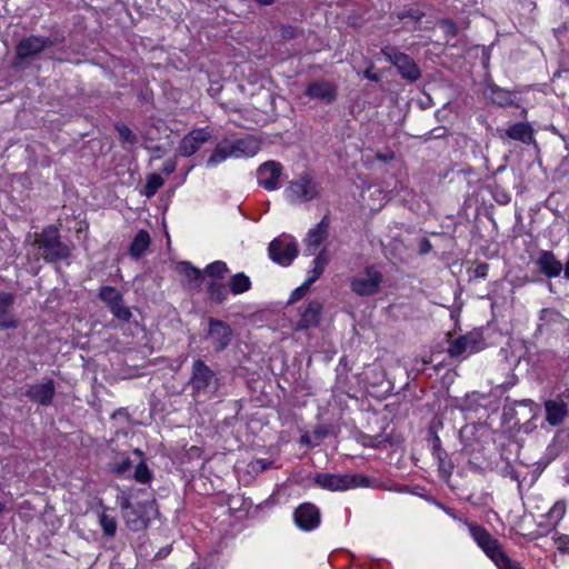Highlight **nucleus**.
Instances as JSON below:
<instances>
[{"label": "nucleus", "mask_w": 569, "mask_h": 569, "mask_svg": "<svg viewBox=\"0 0 569 569\" xmlns=\"http://www.w3.org/2000/svg\"><path fill=\"white\" fill-rule=\"evenodd\" d=\"M33 247L40 257L48 263L66 260L71 256L73 246L63 242L56 226H48L41 232L34 234Z\"/></svg>", "instance_id": "f257e3e1"}, {"label": "nucleus", "mask_w": 569, "mask_h": 569, "mask_svg": "<svg viewBox=\"0 0 569 569\" xmlns=\"http://www.w3.org/2000/svg\"><path fill=\"white\" fill-rule=\"evenodd\" d=\"M320 191L319 181L312 174L303 172L289 182L286 197L292 203H305L317 199Z\"/></svg>", "instance_id": "f03ea898"}, {"label": "nucleus", "mask_w": 569, "mask_h": 569, "mask_svg": "<svg viewBox=\"0 0 569 569\" xmlns=\"http://www.w3.org/2000/svg\"><path fill=\"white\" fill-rule=\"evenodd\" d=\"M381 53L396 67L402 79L408 82H416L421 77V70L416 61L405 52L392 46L381 48Z\"/></svg>", "instance_id": "7ed1b4c3"}, {"label": "nucleus", "mask_w": 569, "mask_h": 569, "mask_svg": "<svg viewBox=\"0 0 569 569\" xmlns=\"http://www.w3.org/2000/svg\"><path fill=\"white\" fill-rule=\"evenodd\" d=\"M315 481L323 489L328 490H348L350 488L368 487L369 479L360 473L353 475H335L319 473Z\"/></svg>", "instance_id": "20e7f679"}, {"label": "nucleus", "mask_w": 569, "mask_h": 569, "mask_svg": "<svg viewBox=\"0 0 569 569\" xmlns=\"http://www.w3.org/2000/svg\"><path fill=\"white\" fill-rule=\"evenodd\" d=\"M190 386L194 393H208L218 390V378L213 370L201 359L192 363Z\"/></svg>", "instance_id": "39448f33"}, {"label": "nucleus", "mask_w": 569, "mask_h": 569, "mask_svg": "<svg viewBox=\"0 0 569 569\" xmlns=\"http://www.w3.org/2000/svg\"><path fill=\"white\" fill-rule=\"evenodd\" d=\"M98 298L109 308L110 312L119 320L128 322L132 312L124 305L121 292L111 286H103L99 289Z\"/></svg>", "instance_id": "423d86ee"}, {"label": "nucleus", "mask_w": 569, "mask_h": 569, "mask_svg": "<svg viewBox=\"0 0 569 569\" xmlns=\"http://www.w3.org/2000/svg\"><path fill=\"white\" fill-rule=\"evenodd\" d=\"M382 279V273L375 267H367L363 273L351 280V290L362 297L376 295L380 290Z\"/></svg>", "instance_id": "0eeeda50"}, {"label": "nucleus", "mask_w": 569, "mask_h": 569, "mask_svg": "<svg viewBox=\"0 0 569 569\" xmlns=\"http://www.w3.org/2000/svg\"><path fill=\"white\" fill-rule=\"evenodd\" d=\"M208 326V338L211 340L214 351L221 352L227 349L233 336L231 327L214 318L209 319Z\"/></svg>", "instance_id": "6e6552de"}, {"label": "nucleus", "mask_w": 569, "mask_h": 569, "mask_svg": "<svg viewBox=\"0 0 569 569\" xmlns=\"http://www.w3.org/2000/svg\"><path fill=\"white\" fill-rule=\"evenodd\" d=\"M268 250L270 258L282 266H289L298 254V248L295 241L284 242V240L280 238L273 239Z\"/></svg>", "instance_id": "1a4fd4ad"}, {"label": "nucleus", "mask_w": 569, "mask_h": 569, "mask_svg": "<svg viewBox=\"0 0 569 569\" xmlns=\"http://www.w3.org/2000/svg\"><path fill=\"white\" fill-rule=\"evenodd\" d=\"M482 348V339L479 333H468L450 342L448 353L450 357H460L465 353H473Z\"/></svg>", "instance_id": "9d476101"}, {"label": "nucleus", "mask_w": 569, "mask_h": 569, "mask_svg": "<svg viewBox=\"0 0 569 569\" xmlns=\"http://www.w3.org/2000/svg\"><path fill=\"white\" fill-rule=\"evenodd\" d=\"M211 139V133L207 128L196 129L186 134L179 143V152L183 157H190L196 153L200 147Z\"/></svg>", "instance_id": "9b49d317"}, {"label": "nucleus", "mask_w": 569, "mask_h": 569, "mask_svg": "<svg viewBox=\"0 0 569 569\" xmlns=\"http://www.w3.org/2000/svg\"><path fill=\"white\" fill-rule=\"evenodd\" d=\"M281 173L282 167L279 162L267 161L257 170L258 182L269 191L276 190L279 187Z\"/></svg>", "instance_id": "f8f14e48"}, {"label": "nucleus", "mask_w": 569, "mask_h": 569, "mask_svg": "<svg viewBox=\"0 0 569 569\" xmlns=\"http://www.w3.org/2000/svg\"><path fill=\"white\" fill-rule=\"evenodd\" d=\"M53 46L50 38L30 36L22 39L17 46L18 58L24 60L42 52L46 48Z\"/></svg>", "instance_id": "ddd939ff"}, {"label": "nucleus", "mask_w": 569, "mask_h": 569, "mask_svg": "<svg viewBox=\"0 0 569 569\" xmlns=\"http://www.w3.org/2000/svg\"><path fill=\"white\" fill-rule=\"evenodd\" d=\"M323 306L318 300L310 301L301 311L300 319L297 322L295 330L302 331L311 328H316L320 323L321 312Z\"/></svg>", "instance_id": "4468645a"}, {"label": "nucleus", "mask_w": 569, "mask_h": 569, "mask_svg": "<svg viewBox=\"0 0 569 569\" xmlns=\"http://www.w3.org/2000/svg\"><path fill=\"white\" fill-rule=\"evenodd\" d=\"M295 521L303 530L316 528L320 521V513L316 506L303 503L295 511Z\"/></svg>", "instance_id": "2eb2a0df"}, {"label": "nucleus", "mask_w": 569, "mask_h": 569, "mask_svg": "<svg viewBox=\"0 0 569 569\" xmlns=\"http://www.w3.org/2000/svg\"><path fill=\"white\" fill-rule=\"evenodd\" d=\"M536 264L539 271L547 278L559 277L563 269L561 261L549 250H543L539 253Z\"/></svg>", "instance_id": "dca6fc26"}, {"label": "nucleus", "mask_w": 569, "mask_h": 569, "mask_svg": "<svg viewBox=\"0 0 569 569\" xmlns=\"http://www.w3.org/2000/svg\"><path fill=\"white\" fill-rule=\"evenodd\" d=\"M471 531L478 545L493 561L501 557L503 551L501 550L498 541L493 539L487 530L481 527H475Z\"/></svg>", "instance_id": "f3484780"}, {"label": "nucleus", "mask_w": 569, "mask_h": 569, "mask_svg": "<svg viewBox=\"0 0 569 569\" xmlns=\"http://www.w3.org/2000/svg\"><path fill=\"white\" fill-rule=\"evenodd\" d=\"M14 303V295L0 291V330L16 329L19 327V320L9 312Z\"/></svg>", "instance_id": "a211bd4d"}, {"label": "nucleus", "mask_w": 569, "mask_h": 569, "mask_svg": "<svg viewBox=\"0 0 569 569\" xmlns=\"http://www.w3.org/2000/svg\"><path fill=\"white\" fill-rule=\"evenodd\" d=\"M56 393V387L53 380H49L44 383L33 385L27 391V397L42 406H49Z\"/></svg>", "instance_id": "6ab92c4d"}, {"label": "nucleus", "mask_w": 569, "mask_h": 569, "mask_svg": "<svg viewBox=\"0 0 569 569\" xmlns=\"http://www.w3.org/2000/svg\"><path fill=\"white\" fill-rule=\"evenodd\" d=\"M306 94L330 103L337 98V88L328 81H315L307 87Z\"/></svg>", "instance_id": "aec40b11"}, {"label": "nucleus", "mask_w": 569, "mask_h": 569, "mask_svg": "<svg viewBox=\"0 0 569 569\" xmlns=\"http://www.w3.org/2000/svg\"><path fill=\"white\" fill-rule=\"evenodd\" d=\"M234 158L253 157L261 148V141L254 136H247L231 141Z\"/></svg>", "instance_id": "412c9836"}, {"label": "nucleus", "mask_w": 569, "mask_h": 569, "mask_svg": "<svg viewBox=\"0 0 569 569\" xmlns=\"http://www.w3.org/2000/svg\"><path fill=\"white\" fill-rule=\"evenodd\" d=\"M546 420L551 426H559L568 416V406L561 399L547 400L545 402Z\"/></svg>", "instance_id": "4be33fe9"}, {"label": "nucleus", "mask_w": 569, "mask_h": 569, "mask_svg": "<svg viewBox=\"0 0 569 569\" xmlns=\"http://www.w3.org/2000/svg\"><path fill=\"white\" fill-rule=\"evenodd\" d=\"M178 272L184 278V286L189 289H198L203 282V273L188 261H182L177 267Z\"/></svg>", "instance_id": "5701e85b"}, {"label": "nucleus", "mask_w": 569, "mask_h": 569, "mask_svg": "<svg viewBox=\"0 0 569 569\" xmlns=\"http://www.w3.org/2000/svg\"><path fill=\"white\" fill-rule=\"evenodd\" d=\"M121 509L126 523L131 530L139 531L147 528L148 519H146L141 512L132 507L128 501L121 503Z\"/></svg>", "instance_id": "b1692460"}, {"label": "nucleus", "mask_w": 569, "mask_h": 569, "mask_svg": "<svg viewBox=\"0 0 569 569\" xmlns=\"http://www.w3.org/2000/svg\"><path fill=\"white\" fill-rule=\"evenodd\" d=\"M328 223L321 220L313 229H311L307 237V251L308 254H315L316 250L327 236Z\"/></svg>", "instance_id": "393cba45"}, {"label": "nucleus", "mask_w": 569, "mask_h": 569, "mask_svg": "<svg viewBox=\"0 0 569 569\" xmlns=\"http://www.w3.org/2000/svg\"><path fill=\"white\" fill-rule=\"evenodd\" d=\"M233 157L231 141L224 139L220 141L212 151V154L207 160V166L213 167L224 161L226 159Z\"/></svg>", "instance_id": "a878e982"}, {"label": "nucleus", "mask_w": 569, "mask_h": 569, "mask_svg": "<svg viewBox=\"0 0 569 569\" xmlns=\"http://www.w3.org/2000/svg\"><path fill=\"white\" fill-rule=\"evenodd\" d=\"M506 134L513 140L521 141L523 143H530L533 140L532 128L528 123L518 122L511 126Z\"/></svg>", "instance_id": "bb28decb"}, {"label": "nucleus", "mask_w": 569, "mask_h": 569, "mask_svg": "<svg viewBox=\"0 0 569 569\" xmlns=\"http://www.w3.org/2000/svg\"><path fill=\"white\" fill-rule=\"evenodd\" d=\"M149 244H150L149 232L146 230H140L133 238V241L131 242V246L129 249L130 254L136 259L140 258L146 252Z\"/></svg>", "instance_id": "cd10ccee"}, {"label": "nucleus", "mask_w": 569, "mask_h": 569, "mask_svg": "<svg viewBox=\"0 0 569 569\" xmlns=\"http://www.w3.org/2000/svg\"><path fill=\"white\" fill-rule=\"evenodd\" d=\"M229 287L233 295H239L250 289L251 281L248 276H246L242 272H239L230 278Z\"/></svg>", "instance_id": "c85d7f7f"}, {"label": "nucleus", "mask_w": 569, "mask_h": 569, "mask_svg": "<svg viewBox=\"0 0 569 569\" xmlns=\"http://www.w3.org/2000/svg\"><path fill=\"white\" fill-rule=\"evenodd\" d=\"M490 94L489 98L499 106H508L513 102V97L509 91H506L497 86H491L489 88Z\"/></svg>", "instance_id": "c756f323"}, {"label": "nucleus", "mask_w": 569, "mask_h": 569, "mask_svg": "<svg viewBox=\"0 0 569 569\" xmlns=\"http://www.w3.org/2000/svg\"><path fill=\"white\" fill-rule=\"evenodd\" d=\"M164 180L158 173H151L148 176L147 183L144 186V196L147 198L153 197L157 191L163 186Z\"/></svg>", "instance_id": "7c9ffc66"}, {"label": "nucleus", "mask_w": 569, "mask_h": 569, "mask_svg": "<svg viewBox=\"0 0 569 569\" xmlns=\"http://www.w3.org/2000/svg\"><path fill=\"white\" fill-rule=\"evenodd\" d=\"M208 295L212 301L220 305L227 298V290L223 284L211 282L208 286Z\"/></svg>", "instance_id": "2f4dec72"}, {"label": "nucleus", "mask_w": 569, "mask_h": 569, "mask_svg": "<svg viewBox=\"0 0 569 569\" xmlns=\"http://www.w3.org/2000/svg\"><path fill=\"white\" fill-rule=\"evenodd\" d=\"M99 522L106 536L113 537L116 535L117 521L113 517L106 512H102L99 517Z\"/></svg>", "instance_id": "473e14b6"}, {"label": "nucleus", "mask_w": 569, "mask_h": 569, "mask_svg": "<svg viewBox=\"0 0 569 569\" xmlns=\"http://www.w3.org/2000/svg\"><path fill=\"white\" fill-rule=\"evenodd\" d=\"M206 274L211 278L221 279L228 272V267L223 261H214L204 269Z\"/></svg>", "instance_id": "72a5a7b5"}, {"label": "nucleus", "mask_w": 569, "mask_h": 569, "mask_svg": "<svg viewBox=\"0 0 569 569\" xmlns=\"http://www.w3.org/2000/svg\"><path fill=\"white\" fill-rule=\"evenodd\" d=\"M439 442H440L439 438L436 437V439H435V450L437 452V457H438V460H439V470L443 475L449 476L451 473V471H452V465H451L450 461H446V459L442 457V455L446 456V452H443L440 449V443Z\"/></svg>", "instance_id": "f704fd0d"}, {"label": "nucleus", "mask_w": 569, "mask_h": 569, "mask_svg": "<svg viewBox=\"0 0 569 569\" xmlns=\"http://www.w3.org/2000/svg\"><path fill=\"white\" fill-rule=\"evenodd\" d=\"M116 129L123 142H127L130 144L137 143L138 138L129 127H127L126 124L119 123L116 126Z\"/></svg>", "instance_id": "c9c22d12"}, {"label": "nucleus", "mask_w": 569, "mask_h": 569, "mask_svg": "<svg viewBox=\"0 0 569 569\" xmlns=\"http://www.w3.org/2000/svg\"><path fill=\"white\" fill-rule=\"evenodd\" d=\"M134 479L141 483H147L151 479V472L144 462H139L136 466Z\"/></svg>", "instance_id": "e433bc0d"}, {"label": "nucleus", "mask_w": 569, "mask_h": 569, "mask_svg": "<svg viewBox=\"0 0 569 569\" xmlns=\"http://www.w3.org/2000/svg\"><path fill=\"white\" fill-rule=\"evenodd\" d=\"M566 513V505L563 501H557L548 512V518L550 520H555L556 522L560 521Z\"/></svg>", "instance_id": "4c0bfd02"}, {"label": "nucleus", "mask_w": 569, "mask_h": 569, "mask_svg": "<svg viewBox=\"0 0 569 569\" xmlns=\"http://www.w3.org/2000/svg\"><path fill=\"white\" fill-rule=\"evenodd\" d=\"M315 267L312 269V276L307 280L309 284L315 282L323 272L326 260L322 259V257L319 254L313 260Z\"/></svg>", "instance_id": "58836bf2"}, {"label": "nucleus", "mask_w": 569, "mask_h": 569, "mask_svg": "<svg viewBox=\"0 0 569 569\" xmlns=\"http://www.w3.org/2000/svg\"><path fill=\"white\" fill-rule=\"evenodd\" d=\"M562 318V315L555 309L545 308L540 311V320L543 322H558Z\"/></svg>", "instance_id": "ea45409f"}, {"label": "nucleus", "mask_w": 569, "mask_h": 569, "mask_svg": "<svg viewBox=\"0 0 569 569\" xmlns=\"http://www.w3.org/2000/svg\"><path fill=\"white\" fill-rule=\"evenodd\" d=\"M496 565L499 567V569H522L519 563L512 561L509 559L505 552L497 559Z\"/></svg>", "instance_id": "a19ab883"}, {"label": "nucleus", "mask_w": 569, "mask_h": 569, "mask_svg": "<svg viewBox=\"0 0 569 569\" xmlns=\"http://www.w3.org/2000/svg\"><path fill=\"white\" fill-rule=\"evenodd\" d=\"M422 17H423V13L416 9H408V10H403V11H400L397 13V18L399 20H405L408 18V19H412L415 21H420Z\"/></svg>", "instance_id": "79ce46f5"}, {"label": "nucleus", "mask_w": 569, "mask_h": 569, "mask_svg": "<svg viewBox=\"0 0 569 569\" xmlns=\"http://www.w3.org/2000/svg\"><path fill=\"white\" fill-rule=\"evenodd\" d=\"M309 286H310V284L306 281L302 286H300L299 288H297V289L292 292V295H291V297H290L289 302H290V303H292V302H296V301L300 300V299L306 295V292L308 291Z\"/></svg>", "instance_id": "37998d69"}, {"label": "nucleus", "mask_w": 569, "mask_h": 569, "mask_svg": "<svg viewBox=\"0 0 569 569\" xmlns=\"http://www.w3.org/2000/svg\"><path fill=\"white\" fill-rule=\"evenodd\" d=\"M271 462L266 459H257L252 461L249 466L252 471L261 472L267 470L270 467Z\"/></svg>", "instance_id": "c03bdc74"}, {"label": "nucleus", "mask_w": 569, "mask_h": 569, "mask_svg": "<svg viewBox=\"0 0 569 569\" xmlns=\"http://www.w3.org/2000/svg\"><path fill=\"white\" fill-rule=\"evenodd\" d=\"M441 28L448 36L455 37L457 34V27L450 19H445L440 22Z\"/></svg>", "instance_id": "a18cd8bd"}, {"label": "nucleus", "mask_w": 569, "mask_h": 569, "mask_svg": "<svg viewBox=\"0 0 569 569\" xmlns=\"http://www.w3.org/2000/svg\"><path fill=\"white\" fill-rule=\"evenodd\" d=\"M298 34V30L292 26H283L281 28V37L284 39H293Z\"/></svg>", "instance_id": "49530a36"}, {"label": "nucleus", "mask_w": 569, "mask_h": 569, "mask_svg": "<svg viewBox=\"0 0 569 569\" xmlns=\"http://www.w3.org/2000/svg\"><path fill=\"white\" fill-rule=\"evenodd\" d=\"M176 167H177V162L176 160L173 159H169L164 162L163 167H162V172L167 176L171 174L174 172L176 170Z\"/></svg>", "instance_id": "de8ad7c7"}, {"label": "nucleus", "mask_w": 569, "mask_h": 569, "mask_svg": "<svg viewBox=\"0 0 569 569\" xmlns=\"http://www.w3.org/2000/svg\"><path fill=\"white\" fill-rule=\"evenodd\" d=\"M432 246L427 238H422L419 242V253L427 254L431 251Z\"/></svg>", "instance_id": "09e8293b"}, {"label": "nucleus", "mask_w": 569, "mask_h": 569, "mask_svg": "<svg viewBox=\"0 0 569 569\" xmlns=\"http://www.w3.org/2000/svg\"><path fill=\"white\" fill-rule=\"evenodd\" d=\"M558 550L562 553L569 552V538L562 536L557 540Z\"/></svg>", "instance_id": "8fccbe9b"}, {"label": "nucleus", "mask_w": 569, "mask_h": 569, "mask_svg": "<svg viewBox=\"0 0 569 569\" xmlns=\"http://www.w3.org/2000/svg\"><path fill=\"white\" fill-rule=\"evenodd\" d=\"M131 466H132L131 460H130L129 458H126V459H123V460L118 465V467L116 468V471H117L118 473H124V472H127L128 470H130Z\"/></svg>", "instance_id": "3c124183"}, {"label": "nucleus", "mask_w": 569, "mask_h": 569, "mask_svg": "<svg viewBox=\"0 0 569 569\" xmlns=\"http://www.w3.org/2000/svg\"><path fill=\"white\" fill-rule=\"evenodd\" d=\"M489 266L487 263H480L475 269V274L477 278H485L487 276Z\"/></svg>", "instance_id": "603ef678"}, {"label": "nucleus", "mask_w": 569, "mask_h": 569, "mask_svg": "<svg viewBox=\"0 0 569 569\" xmlns=\"http://www.w3.org/2000/svg\"><path fill=\"white\" fill-rule=\"evenodd\" d=\"M371 69H372V67H371V68H368V69L365 71L363 76H365L367 79L371 80V81L379 82V81H380V76H379L378 73L372 72V71H371Z\"/></svg>", "instance_id": "864d4df0"}, {"label": "nucleus", "mask_w": 569, "mask_h": 569, "mask_svg": "<svg viewBox=\"0 0 569 569\" xmlns=\"http://www.w3.org/2000/svg\"><path fill=\"white\" fill-rule=\"evenodd\" d=\"M377 159H379V160H381L383 162H387V161L393 159V154L392 153H390V154L378 153L377 154Z\"/></svg>", "instance_id": "5fc2aeb1"}, {"label": "nucleus", "mask_w": 569, "mask_h": 569, "mask_svg": "<svg viewBox=\"0 0 569 569\" xmlns=\"http://www.w3.org/2000/svg\"><path fill=\"white\" fill-rule=\"evenodd\" d=\"M562 271L565 272V278H566L567 280H569V259H568V261L566 262V264H565V267H563Z\"/></svg>", "instance_id": "6e6d98bb"}, {"label": "nucleus", "mask_w": 569, "mask_h": 569, "mask_svg": "<svg viewBox=\"0 0 569 569\" xmlns=\"http://www.w3.org/2000/svg\"><path fill=\"white\" fill-rule=\"evenodd\" d=\"M257 2H259L260 4H263V6H269L271 4L274 0H256Z\"/></svg>", "instance_id": "4d7b16f0"}, {"label": "nucleus", "mask_w": 569, "mask_h": 569, "mask_svg": "<svg viewBox=\"0 0 569 569\" xmlns=\"http://www.w3.org/2000/svg\"><path fill=\"white\" fill-rule=\"evenodd\" d=\"M4 510V505L0 502V513Z\"/></svg>", "instance_id": "13d9d810"}, {"label": "nucleus", "mask_w": 569, "mask_h": 569, "mask_svg": "<svg viewBox=\"0 0 569 569\" xmlns=\"http://www.w3.org/2000/svg\"><path fill=\"white\" fill-rule=\"evenodd\" d=\"M122 412H126V409H122V411H121V410H118V413H119V415H122Z\"/></svg>", "instance_id": "bf43d9fd"}, {"label": "nucleus", "mask_w": 569, "mask_h": 569, "mask_svg": "<svg viewBox=\"0 0 569 569\" xmlns=\"http://www.w3.org/2000/svg\"><path fill=\"white\" fill-rule=\"evenodd\" d=\"M122 412H126V409H122V411H121V410H118V413H119V415H122Z\"/></svg>", "instance_id": "052dcab7"}, {"label": "nucleus", "mask_w": 569, "mask_h": 569, "mask_svg": "<svg viewBox=\"0 0 569 569\" xmlns=\"http://www.w3.org/2000/svg\"><path fill=\"white\" fill-rule=\"evenodd\" d=\"M122 412H126V409H122V411H121V410H118V413H119V415H122Z\"/></svg>", "instance_id": "680f3d73"}, {"label": "nucleus", "mask_w": 569, "mask_h": 569, "mask_svg": "<svg viewBox=\"0 0 569 569\" xmlns=\"http://www.w3.org/2000/svg\"><path fill=\"white\" fill-rule=\"evenodd\" d=\"M136 455H141V451L139 449L134 450Z\"/></svg>", "instance_id": "e2e57ef3"}]
</instances>
